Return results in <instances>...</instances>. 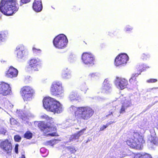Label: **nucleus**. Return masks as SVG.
I'll list each match as a JSON object with an SVG mask.
<instances>
[{
  "label": "nucleus",
  "mask_w": 158,
  "mask_h": 158,
  "mask_svg": "<svg viewBox=\"0 0 158 158\" xmlns=\"http://www.w3.org/2000/svg\"><path fill=\"white\" fill-rule=\"evenodd\" d=\"M45 150V149L44 148H42L40 149V151L41 152H42V151H44Z\"/></svg>",
  "instance_id": "nucleus-39"
},
{
  "label": "nucleus",
  "mask_w": 158,
  "mask_h": 158,
  "mask_svg": "<svg viewBox=\"0 0 158 158\" xmlns=\"http://www.w3.org/2000/svg\"><path fill=\"white\" fill-rule=\"evenodd\" d=\"M11 93V87L9 84L3 81L0 82V94L6 96L10 95Z\"/></svg>",
  "instance_id": "nucleus-12"
},
{
  "label": "nucleus",
  "mask_w": 158,
  "mask_h": 158,
  "mask_svg": "<svg viewBox=\"0 0 158 158\" xmlns=\"http://www.w3.org/2000/svg\"><path fill=\"white\" fill-rule=\"evenodd\" d=\"M77 97V94L75 93H74L73 94H71L70 95V98H71L73 100L76 99Z\"/></svg>",
  "instance_id": "nucleus-32"
},
{
  "label": "nucleus",
  "mask_w": 158,
  "mask_h": 158,
  "mask_svg": "<svg viewBox=\"0 0 158 158\" xmlns=\"http://www.w3.org/2000/svg\"><path fill=\"white\" fill-rule=\"evenodd\" d=\"M14 140L16 142H19L21 140V137L19 135H16L14 136Z\"/></svg>",
  "instance_id": "nucleus-29"
},
{
  "label": "nucleus",
  "mask_w": 158,
  "mask_h": 158,
  "mask_svg": "<svg viewBox=\"0 0 158 158\" xmlns=\"http://www.w3.org/2000/svg\"><path fill=\"white\" fill-rule=\"evenodd\" d=\"M18 147H19V144H16L15 145V152L16 154H18L19 153Z\"/></svg>",
  "instance_id": "nucleus-34"
},
{
  "label": "nucleus",
  "mask_w": 158,
  "mask_h": 158,
  "mask_svg": "<svg viewBox=\"0 0 158 158\" xmlns=\"http://www.w3.org/2000/svg\"><path fill=\"white\" fill-rule=\"evenodd\" d=\"M16 0H1L0 2V10L4 15L11 16L18 10Z\"/></svg>",
  "instance_id": "nucleus-2"
},
{
  "label": "nucleus",
  "mask_w": 158,
  "mask_h": 158,
  "mask_svg": "<svg viewBox=\"0 0 158 158\" xmlns=\"http://www.w3.org/2000/svg\"><path fill=\"white\" fill-rule=\"evenodd\" d=\"M150 57V55L148 54H146V53H143L140 56L141 59L143 60H146L148 59Z\"/></svg>",
  "instance_id": "nucleus-26"
},
{
  "label": "nucleus",
  "mask_w": 158,
  "mask_h": 158,
  "mask_svg": "<svg viewBox=\"0 0 158 158\" xmlns=\"http://www.w3.org/2000/svg\"><path fill=\"white\" fill-rule=\"evenodd\" d=\"M157 128L158 129V124L157 125Z\"/></svg>",
  "instance_id": "nucleus-44"
},
{
  "label": "nucleus",
  "mask_w": 158,
  "mask_h": 158,
  "mask_svg": "<svg viewBox=\"0 0 158 158\" xmlns=\"http://www.w3.org/2000/svg\"><path fill=\"white\" fill-rule=\"evenodd\" d=\"M70 110L74 111L75 117L77 120H87L93 116L94 112L92 109L88 106L76 107L72 106Z\"/></svg>",
  "instance_id": "nucleus-3"
},
{
  "label": "nucleus",
  "mask_w": 158,
  "mask_h": 158,
  "mask_svg": "<svg viewBox=\"0 0 158 158\" xmlns=\"http://www.w3.org/2000/svg\"><path fill=\"white\" fill-rule=\"evenodd\" d=\"M86 129L87 127H85L78 131L77 133L80 137L84 134L85 131H86Z\"/></svg>",
  "instance_id": "nucleus-28"
},
{
  "label": "nucleus",
  "mask_w": 158,
  "mask_h": 158,
  "mask_svg": "<svg viewBox=\"0 0 158 158\" xmlns=\"http://www.w3.org/2000/svg\"><path fill=\"white\" fill-rule=\"evenodd\" d=\"M1 108V107H0V108Z\"/></svg>",
  "instance_id": "nucleus-48"
},
{
  "label": "nucleus",
  "mask_w": 158,
  "mask_h": 158,
  "mask_svg": "<svg viewBox=\"0 0 158 158\" xmlns=\"http://www.w3.org/2000/svg\"><path fill=\"white\" fill-rule=\"evenodd\" d=\"M40 62V60L38 59L33 58L30 60L28 64L31 71L32 72L38 71Z\"/></svg>",
  "instance_id": "nucleus-14"
},
{
  "label": "nucleus",
  "mask_w": 158,
  "mask_h": 158,
  "mask_svg": "<svg viewBox=\"0 0 158 158\" xmlns=\"http://www.w3.org/2000/svg\"><path fill=\"white\" fill-rule=\"evenodd\" d=\"M124 98V100H126L125 98Z\"/></svg>",
  "instance_id": "nucleus-45"
},
{
  "label": "nucleus",
  "mask_w": 158,
  "mask_h": 158,
  "mask_svg": "<svg viewBox=\"0 0 158 158\" xmlns=\"http://www.w3.org/2000/svg\"><path fill=\"white\" fill-rule=\"evenodd\" d=\"M141 74V72L139 73H135L132 75L131 77L129 79V81L130 84L134 85H137L138 81L136 80V78Z\"/></svg>",
  "instance_id": "nucleus-17"
},
{
  "label": "nucleus",
  "mask_w": 158,
  "mask_h": 158,
  "mask_svg": "<svg viewBox=\"0 0 158 158\" xmlns=\"http://www.w3.org/2000/svg\"><path fill=\"white\" fill-rule=\"evenodd\" d=\"M44 119H45L48 121L46 123L44 121L40 122L38 124V127L41 131L46 134L49 132H52L48 134L47 135L51 136H58L59 135L56 133L57 130L56 126L53 125V119L46 115L41 116Z\"/></svg>",
  "instance_id": "nucleus-1"
},
{
  "label": "nucleus",
  "mask_w": 158,
  "mask_h": 158,
  "mask_svg": "<svg viewBox=\"0 0 158 158\" xmlns=\"http://www.w3.org/2000/svg\"><path fill=\"white\" fill-rule=\"evenodd\" d=\"M129 60V57L126 53H121L116 57L114 61L115 66H118L125 64Z\"/></svg>",
  "instance_id": "nucleus-11"
},
{
  "label": "nucleus",
  "mask_w": 158,
  "mask_h": 158,
  "mask_svg": "<svg viewBox=\"0 0 158 158\" xmlns=\"http://www.w3.org/2000/svg\"><path fill=\"white\" fill-rule=\"evenodd\" d=\"M129 106H130L129 105H128L125 106L124 104H123L121 106V107L119 111V113L120 114L124 113L126 112L125 110L126 109V107H129Z\"/></svg>",
  "instance_id": "nucleus-24"
},
{
  "label": "nucleus",
  "mask_w": 158,
  "mask_h": 158,
  "mask_svg": "<svg viewBox=\"0 0 158 158\" xmlns=\"http://www.w3.org/2000/svg\"><path fill=\"white\" fill-rule=\"evenodd\" d=\"M110 124L107 123L106 125H103L100 128V131H102L108 126Z\"/></svg>",
  "instance_id": "nucleus-33"
},
{
  "label": "nucleus",
  "mask_w": 158,
  "mask_h": 158,
  "mask_svg": "<svg viewBox=\"0 0 158 158\" xmlns=\"http://www.w3.org/2000/svg\"><path fill=\"white\" fill-rule=\"evenodd\" d=\"M126 31H128V29H126Z\"/></svg>",
  "instance_id": "nucleus-43"
},
{
  "label": "nucleus",
  "mask_w": 158,
  "mask_h": 158,
  "mask_svg": "<svg viewBox=\"0 0 158 158\" xmlns=\"http://www.w3.org/2000/svg\"><path fill=\"white\" fill-rule=\"evenodd\" d=\"M21 158H25V155H22L21 156Z\"/></svg>",
  "instance_id": "nucleus-40"
},
{
  "label": "nucleus",
  "mask_w": 158,
  "mask_h": 158,
  "mask_svg": "<svg viewBox=\"0 0 158 158\" xmlns=\"http://www.w3.org/2000/svg\"><path fill=\"white\" fill-rule=\"evenodd\" d=\"M32 50L33 51V52L35 53H36L38 51L40 52L41 51V50L40 49H36L35 48H32Z\"/></svg>",
  "instance_id": "nucleus-36"
},
{
  "label": "nucleus",
  "mask_w": 158,
  "mask_h": 158,
  "mask_svg": "<svg viewBox=\"0 0 158 158\" xmlns=\"http://www.w3.org/2000/svg\"><path fill=\"white\" fill-rule=\"evenodd\" d=\"M68 42L67 37L64 34L57 35L53 39V43L54 46L56 48L62 49L67 46Z\"/></svg>",
  "instance_id": "nucleus-6"
},
{
  "label": "nucleus",
  "mask_w": 158,
  "mask_h": 158,
  "mask_svg": "<svg viewBox=\"0 0 158 158\" xmlns=\"http://www.w3.org/2000/svg\"><path fill=\"white\" fill-rule=\"evenodd\" d=\"M151 142L152 143L154 144H157L158 143V139L156 137H153Z\"/></svg>",
  "instance_id": "nucleus-30"
},
{
  "label": "nucleus",
  "mask_w": 158,
  "mask_h": 158,
  "mask_svg": "<svg viewBox=\"0 0 158 158\" xmlns=\"http://www.w3.org/2000/svg\"><path fill=\"white\" fill-rule=\"evenodd\" d=\"M109 114L106 115V117H108L110 115H113V112H109Z\"/></svg>",
  "instance_id": "nucleus-38"
},
{
  "label": "nucleus",
  "mask_w": 158,
  "mask_h": 158,
  "mask_svg": "<svg viewBox=\"0 0 158 158\" xmlns=\"http://www.w3.org/2000/svg\"><path fill=\"white\" fill-rule=\"evenodd\" d=\"M18 74V71L13 66H10L8 70L5 73V76L6 77L12 78L17 77Z\"/></svg>",
  "instance_id": "nucleus-15"
},
{
  "label": "nucleus",
  "mask_w": 158,
  "mask_h": 158,
  "mask_svg": "<svg viewBox=\"0 0 158 158\" xmlns=\"http://www.w3.org/2000/svg\"><path fill=\"white\" fill-rule=\"evenodd\" d=\"M157 81V79H149L148 80L147 82L148 83H153L156 82Z\"/></svg>",
  "instance_id": "nucleus-31"
},
{
  "label": "nucleus",
  "mask_w": 158,
  "mask_h": 158,
  "mask_svg": "<svg viewBox=\"0 0 158 158\" xmlns=\"http://www.w3.org/2000/svg\"><path fill=\"white\" fill-rule=\"evenodd\" d=\"M81 60L85 64L89 66H92L94 64L95 57L91 53L85 52L81 56Z\"/></svg>",
  "instance_id": "nucleus-10"
},
{
  "label": "nucleus",
  "mask_w": 158,
  "mask_h": 158,
  "mask_svg": "<svg viewBox=\"0 0 158 158\" xmlns=\"http://www.w3.org/2000/svg\"><path fill=\"white\" fill-rule=\"evenodd\" d=\"M123 97V96H121L120 97V98H121V99H122Z\"/></svg>",
  "instance_id": "nucleus-41"
},
{
  "label": "nucleus",
  "mask_w": 158,
  "mask_h": 158,
  "mask_svg": "<svg viewBox=\"0 0 158 158\" xmlns=\"http://www.w3.org/2000/svg\"><path fill=\"white\" fill-rule=\"evenodd\" d=\"M50 91L52 95L57 97H62L64 91L62 83L59 81L53 82L51 85Z\"/></svg>",
  "instance_id": "nucleus-8"
},
{
  "label": "nucleus",
  "mask_w": 158,
  "mask_h": 158,
  "mask_svg": "<svg viewBox=\"0 0 158 158\" xmlns=\"http://www.w3.org/2000/svg\"><path fill=\"white\" fill-rule=\"evenodd\" d=\"M63 77L65 79H68L71 77L70 72L69 71L65 72L63 74Z\"/></svg>",
  "instance_id": "nucleus-25"
},
{
  "label": "nucleus",
  "mask_w": 158,
  "mask_h": 158,
  "mask_svg": "<svg viewBox=\"0 0 158 158\" xmlns=\"http://www.w3.org/2000/svg\"><path fill=\"white\" fill-rule=\"evenodd\" d=\"M77 129H79V128H77Z\"/></svg>",
  "instance_id": "nucleus-46"
},
{
  "label": "nucleus",
  "mask_w": 158,
  "mask_h": 158,
  "mask_svg": "<svg viewBox=\"0 0 158 158\" xmlns=\"http://www.w3.org/2000/svg\"><path fill=\"white\" fill-rule=\"evenodd\" d=\"M42 152L43 153H44L43 152V151H42Z\"/></svg>",
  "instance_id": "nucleus-47"
},
{
  "label": "nucleus",
  "mask_w": 158,
  "mask_h": 158,
  "mask_svg": "<svg viewBox=\"0 0 158 158\" xmlns=\"http://www.w3.org/2000/svg\"><path fill=\"white\" fill-rule=\"evenodd\" d=\"M57 140V139H53L47 141L45 143V145L53 146L56 143V141Z\"/></svg>",
  "instance_id": "nucleus-22"
},
{
  "label": "nucleus",
  "mask_w": 158,
  "mask_h": 158,
  "mask_svg": "<svg viewBox=\"0 0 158 158\" xmlns=\"http://www.w3.org/2000/svg\"><path fill=\"white\" fill-rule=\"evenodd\" d=\"M32 7L33 10L36 12L41 11L43 8L41 0H34Z\"/></svg>",
  "instance_id": "nucleus-16"
},
{
  "label": "nucleus",
  "mask_w": 158,
  "mask_h": 158,
  "mask_svg": "<svg viewBox=\"0 0 158 158\" xmlns=\"http://www.w3.org/2000/svg\"><path fill=\"white\" fill-rule=\"evenodd\" d=\"M134 158H152L149 154L146 152H140L135 155Z\"/></svg>",
  "instance_id": "nucleus-18"
},
{
  "label": "nucleus",
  "mask_w": 158,
  "mask_h": 158,
  "mask_svg": "<svg viewBox=\"0 0 158 158\" xmlns=\"http://www.w3.org/2000/svg\"><path fill=\"white\" fill-rule=\"evenodd\" d=\"M31 0H20L21 2L23 4H26L29 2Z\"/></svg>",
  "instance_id": "nucleus-35"
},
{
  "label": "nucleus",
  "mask_w": 158,
  "mask_h": 158,
  "mask_svg": "<svg viewBox=\"0 0 158 158\" xmlns=\"http://www.w3.org/2000/svg\"><path fill=\"white\" fill-rule=\"evenodd\" d=\"M66 148L71 154H75L77 151V148L73 146H67L66 147Z\"/></svg>",
  "instance_id": "nucleus-19"
},
{
  "label": "nucleus",
  "mask_w": 158,
  "mask_h": 158,
  "mask_svg": "<svg viewBox=\"0 0 158 158\" xmlns=\"http://www.w3.org/2000/svg\"><path fill=\"white\" fill-rule=\"evenodd\" d=\"M0 148L6 154L10 155L13 148L11 141L8 139L0 140Z\"/></svg>",
  "instance_id": "nucleus-9"
},
{
  "label": "nucleus",
  "mask_w": 158,
  "mask_h": 158,
  "mask_svg": "<svg viewBox=\"0 0 158 158\" xmlns=\"http://www.w3.org/2000/svg\"><path fill=\"white\" fill-rule=\"evenodd\" d=\"M71 138V140L72 141H73L74 140L78 139L79 138V136L77 133H76L72 135Z\"/></svg>",
  "instance_id": "nucleus-27"
},
{
  "label": "nucleus",
  "mask_w": 158,
  "mask_h": 158,
  "mask_svg": "<svg viewBox=\"0 0 158 158\" xmlns=\"http://www.w3.org/2000/svg\"><path fill=\"white\" fill-rule=\"evenodd\" d=\"M115 84L118 88L123 90L127 87L128 83L126 79L117 77L115 80Z\"/></svg>",
  "instance_id": "nucleus-13"
},
{
  "label": "nucleus",
  "mask_w": 158,
  "mask_h": 158,
  "mask_svg": "<svg viewBox=\"0 0 158 158\" xmlns=\"http://www.w3.org/2000/svg\"><path fill=\"white\" fill-rule=\"evenodd\" d=\"M20 93L24 100L27 101L32 99L35 94V91L31 87L25 86L21 88Z\"/></svg>",
  "instance_id": "nucleus-7"
},
{
  "label": "nucleus",
  "mask_w": 158,
  "mask_h": 158,
  "mask_svg": "<svg viewBox=\"0 0 158 158\" xmlns=\"http://www.w3.org/2000/svg\"><path fill=\"white\" fill-rule=\"evenodd\" d=\"M89 75L91 77H94L97 76V74L96 73H92L90 74Z\"/></svg>",
  "instance_id": "nucleus-37"
},
{
  "label": "nucleus",
  "mask_w": 158,
  "mask_h": 158,
  "mask_svg": "<svg viewBox=\"0 0 158 158\" xmlns=\"http://www.w3.org/2000/svg\"><path fill=\"white\" fill-rule=\"evenodd\" d=\"M7 33L5 31H0V44L3 42L7 37Z\"/></svg>",
  "instance_id": "nucleus-20"
},
{
  "label": "nucleus",
  "mask_w": 158,
  "mask_h": 158,
  "mask_svg": "<svg viewBox=\"0 0 158 158\" xmlns=\"http://www.w3.org/2000/svg\"><path fill=\"white\" fill-rule=\"evenodd\" d=\"M127 144L130 148L140 150L142 149L143 144L145 143L143 136L137 132H134L131 136L126 141Z\"/></svg>",
  "instance_id": "nucleus-5"
},
{
  "label": "nucleus",
  "mask_w": 158,
  "mask_h": 158,
  "mask_svg": "<svg viewBox=\"0 0 158 158\" xmlns=\"http://www.w3.org/2000/svg\"><path fill=\"white\" fill-rule=\"evenodd\" d=\"M6 131H5V132H4V134H5V133H6Z\"/></svg>",
  "instance_id": "nucleus-42"
},
{
  "label": "nucleus",
  "mask_w": 158,
  "mask_h": 158,
  "mask_svg": "<svg viewBox=\"0 0 158 158\" xmlns=\"http://www.w3.org/2000/svg\"><path fill=\"white\" fill-rule=\"evenodd\" d=\"M17 57L18 59H22L24 56L25 52L23 50H20V48L17 50Z\"/></svg>",
  "instance_id": "nucleus-21"
},
{
  "label": "nucleus",
  "mask_w": 158,
  "mask_h": 158,
  "mask_svg": "<svg viewBox=\"0 0 158 158\" xmlns=\"http://www.w3.org/2000/svg\"><path fill=\"white\" fill-rule=\"evenodd\" d=\"M43 105L47 110L54 113H60L62 111V105L60 102L49 97L44 98Z\"/></svg>",
  "instance_id": "nucleus-4"
},
{
  "label": "nucleus",
  "mask_w": 158,
  "mask_h": 158,
  "mask_svg": "<svg viewBox=\"0 0 158 158\" xmlns=\"http://www.w3.org/2000/svg\"><path fill=\"white\" fill-rule=\"evenodd\" d=\"M32 137V134L29 131H26L24 135V137L27 139H31Z\"/></svg>",
  "instance_id": "nucleus-23"
}]
</instances>
